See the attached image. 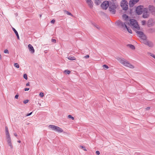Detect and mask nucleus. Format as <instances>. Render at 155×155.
I'll return each instance as SVG.
<instances>
[{
    "mask_svg": "<svg viewBox=\"0 0 155 155\" xmlns=\"http://www.w3.org/2000/svg\"><path fill=\"white\" fill-rule=\"evenodd\" d=\"M136 33L139 35L140 37L142 38L143 39H144L146 38L145 35L142 32L137 31Z\"/></svg>",
    "mask_w": 155,
    "mask_h": 155,
    "instance_id": "obj_10",
    "label": "nucleus"
},
{
    "mask_svg": "<svg viewBox=\"0 0 155 155\" xmlns=\"http://www.w3.org/2000/svg\"><path fill=\"white\" fill-rule=\"evenodd\" d=\"M29 88H26L25 89V91H28L29 90Z\"/></svg>",
    "mask_w": 155,
    "mask_h": 155,
    "instance_id": "obj_48",
    "label": "nucleus"
},
{
    "mask_svg": "<svg viewBox=\"0 0 155 155\" xmlns=\"http://www.w3.org/2000/svg\"><path fill=\"white\" fill-rule=\"evenodd\" d=\"M28 101H29L28 100H25L23 101V103L24 104H26L28 103Z\"/></svg>",
    "mask_w": 155,
    "mask_h": 155,
    "instance_id": "obj_36",
    "label": "nucleus"
},
{
    "mask_svg": "<svg viewBox=\"0 0 155 155\" xmlns=\"http://www.w3.org/2000/svg\"><path fill=\"white\" fill-rule=\"evenodd\" d=\"M149 54L152 56V57L155 59V55L154 54H152L151 53H149Z\"/></svg>",
    "mask_w": 155,
    "mask_h": 155,
    "instance_id": "obj_26",
    "label": "nucleus"
},
{
    "mask_svg": "<svg viewBox=\"0 0 155 155\" xmlns=\"http://www.w3.org/2000/svg\"><path fill=\"white\" fill-rule=\"evenodd\" d=\"M86 2L89 6L91 8H92L93 5V3L92 1L91 0H87Z\"/></svg>",
    "mask_w": 155,
    "mask_h": 155,
    "instance_id": "obj_11",
    "label": "nucleus"
},
{
    "mask_svg": "<svg viewBox=\"0 0 155 155\" xmlns=\"http://www.w3.org/2000/svg\"><path fill=\"white\" fill-rule=\"evenodd\" d=\"M14 135L15 137L17 136V134L16 133H14Z\"/></svg>",
    "mask_w": 155,
    "mask_h": 155,
    "instance_id": "obj_49",
    "label": "nucleus"
},
{
    "mask_svg": "<svg viewBox=\"0 0 155 155\" xmlns=\"http://www.w3.org/2000/svg\"><path fill=\"white\" fill-rule=\"evenodd\" d=\"M4 52L6 54V53H7V54L9 53L7 49H6V50H5L4 51Z\"/></svg>",
    "mask_w": 155,
    "mask_h": 155,
    "instance_id": "obj_37",
    "label": "nucleus"
},
{
    "mask_svg": "<svg viewBox=\"0 0 155 155\" xmlns=\"http://www.w3.org/2000/svg\"><path fill=\"white\" fill-rule=\"evenodd\" d=\"M12 30L14 31V32L15 33V34H16L17 37V38L18 39H19V35H18V32L15 29V28H12Z\"/></svg>",
    "mask_w": 155,
    "mask_h": 155,
    "instance_id": "obj_14",
    "label": "nucleus"
},
{
    "mask_svg": "<svg viewBox=\"0 0 155 155\" xmlns=\"http://www.w3.org/2000/svg\"><path fill=\"white\" fill-rule=\"evenodd\" d=\"M116 23L118 26L123 29H125L127 26L126 25V24H127V23L126 22L124 23L121 21L118 20L117 21Z\"/></svg>",
    "mask_w": 155,
    "mask_h": 155,
    "instance_id": "obj_6",
    "label": "nucleus"
},
{
    "mask_svg": "<svg viewBox=\"0 0 155 155\" xmlns=\"http://www.w3.org/2000/svg\"><path fill=\"white\" fill-rule=\"evenodd\" d=\"M80 147L82 148V149H83V150H85V151H87V150L86 149H85V147L84 146H80Z\"/></svg>",
    "mask_w": 155,
    "mask_h": 155,
    "instance_id": "obj_28",
    "label": "nucleus"
},
{
    "mask_svg": "<svg viewBox=\"0 0 155 155\" xmlns=\"http://www.w3.org/2000/svg\"><path fill=\"white\" fill-rule=\"evenodd\" d=\"M144 44L145 45H148L149 47H151V48L153 47V43L151 41H144Z\"/></svg>",
    "mask_w": 155,
    "mask_h": 155,
    "instance_id": "obj_9",
    "label": "nucleus"
},
{
    "mask_svg": "<svg viewBox=\"0 0 155 155\" xmlns=\"http://www.w3.org/2000/svg\"><path fill=\"white\" fill-rule=\"evenodd\" d=\"M139 1V0H130L129 4V6L130 7H133Z\"/></svg>",
    "mask_w": 155,
    "mask_h": 155,
    "instance_id": "obj_8",
    "label": "nucleus"
},
{
    "mask_svg": "<svg viewBox=\"0 0 155 155\" xmlns=\"http://www.w3.org/2000/svg\"><path fill=\"white\" fill-rule=\"evenodd\" d=\"M5 133L6 135H10L8 131L7 132H6Z\"/></svg>",
    "mask_w": 155,
    "mask_h": 155,
    "instance_id": "obj_47",
    "label": "nucleus"
},
{
    "mask_svg": "<svg viewBox=\"0 0 155 155\" xmlns=\"http://www.w3.org/2000/svg\"><path fill=\"white\" fill-rule=\"evenodd\" d=\"M39 96L41 97H43L44 96V94L42 92H41L40 94H39Z\"/></svg>",
    "mask_w": 155,
    "mask_h": 155,
    "instance_id": "obj_35",
    "label": "nucleus"
},
{
    "mask_svg": "<svg viewBox=\"0 0 155 155\" xmlns=\"http://www.w3.org/2000/svg\"><path fill=\"white\" fill-rule=\"evenodd\" d=\"M18 142L19 143H20L21 141L20 140H18Z\"/></svg>",
    "mask_w": 155,
    "mask_h": 155,
    "instance_id": "obj_52",
    "label": "nucleus"
},
{
    "mask_svg": "<svg viewBox=\"0 0 155 155\" xmlns=\"http://www.w3.org/2000/svg\"><path fill=\"white\" fill-rule=\"evenodd\" d=\"M49 127L52 129L53 130L56 132L58 126L53 125H50L49 126Z\"/></svg>",
    "mask_w": 155,
    "mask_h": 155,
    "instance_id": "obj_13",
    "label": "nucleus"
},
{
    "mask_svg": "<svg viewBox=\"0 0 155 155\" xmlns=\"http://www.w3.org/2000/svg\"><path fill=\"white\" fill-rule=\"evenodd\" d=\"M148 17H149V15L148 14V13L143 12V18H148Z\"/></svg>",
    "mask_w": 155,
    "mask_h": 155,
    "instance_id": "obj_19",
    "label": "nucleus"
},
{
    "mask_svg": "<svg viewBox=\"0 0 155 155\" xmlns=\"http://www.w3.org/2000/svg\"><path fill=\"white\" fill-rule=\"evenodd\" d=\"M14 66L17 68H19V65L17 63H15Z\"/></svg>",
    "mask_w": 155,
    "mask_h": 155,
    "instance_id": "obj_30",
    "label": "nucleus"
},
{
    "mask_svg": "<svg viewBox=\"0 0 155 155\" xmlns=\"http://www.w3.org/2000/svg\"><path fill=\"white\" fill-rule=\"evenodd\" d=\"M55 22V20L54 19H52L51 21L52 23H54Z\"/></svg>",
    "mask_w": 155,
    "mask_h": 155,
    "instance_id": "obj_45",
    "label": "nucleus"
},
{
    "mask_svg": "<svg viewBox=\"0 0 155 155\" xmlns=\"http://www.w3.org/2000/svg\"><path fill=\"white\" fill-rule=\"evenodd\" d=\"M6 137L7 139L10 138V135H6Z\"/></svg>",
    "mask_w": 155,
    "mask_h": 155,
    "instance_id": "obj_41",
    "label": "nucleus"
},
{
    "mask_svg": "<svg viewBox=\"0 0 155 155\" xmlns=\"http://www.w3.org/2000/svg\"><path fill=\"white\" fill-rule=\"evenodd\" d=\"M117 59L120 63L125 66L132 69L134 68V67L133 65L130 64L129 62L124 58L118 57L117 58Z\"/></svg>",
    "mask_w": 155,
    "mask_h": 155,
    "instance_id": "obj_2",
    "label": "nucleus"
},
{
    "mask_svg": "<svg viewBox=\"0 0 155 155\" xmlns=\"http://www.w3.org/2000/svg\"><path fill=\"white\" fill-rule=\"evenodd\" d=\"M125 28H126L127 30L130 33L132 34V31L131 29L129 28V27H127H127Z\"/></svg>",
    "mask_w": 155,
    "mask_h": 155,
    "instance_id": "obj_23",
    "label": "nucleus"
},
{
    "mask_svg": "<svg viewBox=\"0 0 155 155\" xmlns=\"http://www.w3.org/2000/svg\"><path fill=\"white\" fill-rule=\"evenodd\" d=\"M142 25H144L146 23V21H145L143 20L142 21Z\"/></svg>",
    "mask_w": 155,
    "mask_h": 155,
    "instance_id": "obj_39",
    "label": "nucleus"
},
{
    "mask_svg": "<svg viewBox=\"0 0 155 155\" xmlns=\"http://www.w3.org/2000/svg\"><path fill=\"white\" fill-rule=\"evenodd\" d=\"M143 10V6L140 5L137 7L136 11L137 14L138 15H140L142 14Z\"/></svg>",
    "mask_w": 155,
    "mask_h": 155,
    "instance_id": "obj_7",
    "label": "nucleus"
},
{
    "mask_svg": "<svg viewBox=\"0 0 155 155\" xmlns=\"http://www.w3.org/2000/svg\"><path fill=\"white\" fill-rule=\"evenodd\" d=\"M93 25H94V26L96 28L98 29H100V27H99L98 25H96L95 24H93Z\"/></svg>",
    "mask_w": 155,
    "mask_h": 155,
    "instance_id": "obj_29",
    "label": "nucleus"
},
{
    "mask_svg": "<svg viewBox=\"0 0 155 155\" xmlns=\"http://www.w3.org/2000/svg\"><path fill=\"white\" fill-rule=\"evenodd\" d=\"M89 56L88 55H87L85 56L84 58H89Z\"/></svg>",
    "mask_w": 155,
    "mask_h": 155,
    "instance_id": "obj_42",
    "label": "nucleus"
},
{
    "mask_svg": "<svg viewBox=\"0 0 155 155\" xmlns=\"http://www.w3.org/2000/svg\"><path fill=\"white\" fill-rule=\"evenodd\" d=\"M8 144L9 145V146L10 147V148L11 149H13V146L12 145V143H8Z\"/></svg>",
    "mask_w": 155,
    "mask_h": 155,
    "instance_id": "obj_32",
    "label": "nucleus"
},
{
    "mask_svg": "<svg viewBox=\"0 0 155 155\" xmlns=\"http://www.w3.org/2000/svg\"><path fill=\"white\" fill-rule=\"evenodd\" d=\"M127 46L132 50H134L135 49V46L133 45L129 44Z\"/></svg>",
    "mask_w": 155,
    "mask_h": 155,
    "instance_id": "obj_21",
    "label": "nucleus"
},
{
    "mask_svg": "<svg viewBox=\"0 0 155 155\" xmlns=\"http://www.w3.org/2000/svg\"><path fill=\"white\" fill-rule=\"evenodd\" d=\"M130 24L129 25L131 26V27L133 29H136L138 30H139L140 28L137 21L135 19H131L130 20Z\"/></svg>",
    "mask_w": 155,
    "mask_h": 155,
    "instance_id": "obj_3",
    "label": "nucleus"
},
{
    "mask_svg": "<svg viewBox=\"0 0 155 155\" xmlns=\"http://www.w3.org/2000/svg\"><path fill=\"white\" fill-rule=\"evenodd\" d=\"M120 6L123 9L127 10L128 8V2L126 0H122L121 2Z\"/></svg>",
    "mask_w": 155,
    "mask_h": 155,
    "instance_id": "obj_4",
    "label": "nucleus"
},
{
    "mask_svg": "<svg viewBox=\"0 0 155 155\" xmlns=\"http://www.w3.org/2000/svg\"><path fill=\"white\" fill-rule=\"evenodd\" d=\"M5 132L8 131V128L6 126L5 127Z\"/></svg>",
    "mask_w": 155,
    "mask_h": 155,
    "instance_id": "obj_43",
    "label": "nucleus"
},
{
    "mask_svg": "<svg viewBox=\"0 0 155 155\" xmlns=\"http://www.w3.org/2000/svg\"><path fill=\"white\" fill-rule=\"evenodd\" d=\"M29 50L31 53H33L35 52V50L32 46L31 44H29L28 46Z\"/></svg>",
    "mask_w": 155,
    "mask_h": 155,
    "instance_id": "obj_12",
    "label": "nucleus"
},
{
    "mask_svg": "<svg viewBox=\"0 0 155 155\" xmlns=\"http://www.w3.org/2000/svg\"><path fill=\"white\" fill-rule=\"evenodd\" d=\"M143 11V12H144L148 13V8H144Z\"/></svg>",
    "mask_w": 155,
    "mask_h": 155,
    "instance_id": "obj_34",
    "label": "nucleus"
},
{
    "mask_svg": "<svg viewBox=\"0 0 155 155\" xmlns=\"http://www.w3.org/2000/svg\"><path fill=\"white\" fill-rule=\"evenodd\" d=\"M96 153L97 155H99L100 154V152L99 151L97 150L96 152Z\"/></svg>",
    "mask_w": 155,
    "mask_h": 155,
    "instance_id": "obj_44",
    "label": "nucleus"
},
{
    "mask_svg": "<svg viewBox=\"0 0 155 155\" xmlns=\"http://www.w3.org/2000/svg\"><path fill=\"white\" fill-rule=\"evenodd\" d=\"M26 86H28L29 85V83L28 82V83L26 84Z\"/></svg>",
    "mask_w": 155,
    "mask_h": 155,
    "instance_id": "obj_50",
    "label": "nucleus"
},
{
    "mask_svg": "<svg viewBox=\"0 0 155 155\" xmlns=\"http://www.w3.org/2000/svg\"><path fill=\"white\" fill-rule=\"evenodd\" d=\"M64 72L68 74H69L71 72V71H70L68 70H65Z\"/></svg>",
    "mask_w": 155,
    "mask_h": 155,
    "instance_id": "obj_25",
    "label": "nucleus"
},
{
    "mask_svg": "<svg viewBox=\"0 0 155 155\" xmlns=\"http://www.w3.org/2000/svg\"><path fill=\"white\" fill-rule=\"evenodd\" d=\"M32 114V112H31L30 113L27 114V115H26V116H29L31 115Z\"/></svg>",
    "mask_w": 155,
    "mask_h": 155,
    "instance_id": "obj_46",
    "label": "nucleus"
},
{
    "mask_svg": "<svg viewBox=\"0 0 155 155\" xmlns=\"http://www.w3.org/2000/svg\"><path fill=\"white\" fill-rule=\"evenodd\" d=\"M110 1H105L101 4V8L104 10H106L109 6Z\"/></svg>",
    "mask_w": 155,
    "mask_h": 155,
    "instance_id": "obj_5",
    "label": "nucleus"
},
{
    "mask_svg": "<svg viewBox=\"0 0 155 155\" xmlns=\"http://www.w3.org/2000/svg\"><path fill=\"white\" fill-rule=\"evenodd\" d=\"M146 109H147V110H149V109H150V107H147L146 108Z\"/></svg>",
    "mask_w": 155,
    "mask_h": 155,
    "instance_id": "obj_51",
    "label": "nucleus"
},
{
    "mask_svg": "<svg viewBox=\"0 0 155 155\" xmlns=\"http://www.w3.org/2000/svg\"><path fill=\"white\" fill-rule=\"evenodd\" d=\"M149 11L151 12H153L154 11L155 8L153 6L150 5L149 7Z\"/></svg>",
    "mask_w": 155,
    "mask_h": 155,
    "instance_id": "obj_15",
    "label": "nucleus"
},
{
    "mask_svg": "<svg viewBox=\"0 0 155 155\" xmlns=\"http://www.w3.org/2000/svg\"><path fill=\"white\" fill-rule=\"evenodd\" d=\"M57 128L56 132L59 133H61L63 131V130L59 127H58V128Z\"/></svg>",
    "mask_w": 155,
    "mask_h": 155,
    "instance_id": "obj_20",
    "label": "nucleus"
},
{
    "mask_svg": "<svg viewBox=\"0 0 155 155\" xmlns=\"http://www.w3.org/2000/svg\"><path fill=\"white\" fill-rule=\"evenodd\" d=\"M122 17L123 19H124L125 21H127L128 19L129 16L126 14H124L122 15Z\"/></svg>",
    "mask_w": 155,
    "mask_h": 155,
    "instance_id": "obj_17",
    "label": "nucleus"
},
{
    "mask_svg": "<svg viewBox=\"0 0 155 155\" xmlns=\"http://www.w3.org/2000/svg\"><path fill=\"white\" fill-rule=\"evenodd\" d=\"M117 6V4L114 1H110L109 6V11L113 14H115L116 9Z\"/></svg>",
    "mask_w": 155,
    "mask_h": 155,
    "instance_id": "obj_1",
    "label": "nucleus"
},
{
    "mask_svg": "<svg viewBox=\"0 0 155 155\" xmlns=\"http://www.w3.org/2000/svg\"><path fill=\"white\" fill-rule=\"evenodd\" d=\"M68 117L69 118H71L72 120H74V117H73L71 115H68Z\"/></svg>",
    "mask_w": 155,
    "mask_h": 155,
    "instance_id": "obj_27",
    "label": "nucleus"
},
{
    "mask_svg": "<svg viewBox=\"0 0 155 155\" xmlns=\"http://www.w3.org/2000/svg\"><path fill=\"white\" fill-rule=\"evenodd\" d=\"M7 142H8V143H11L12 142L11 138L7 139Z\"/></svg>",
    "mask_w": 155,
    "mask_h": 155,
    "instance_id": "obj_33",
    "label": "nucleus"
},
{
    "mask_svg": "<svg viewBox=\"0 0 155 155\" xmlns=\"http://www.w3.org/2000/svg\"><path fill=\"white\" fill-rule=\"evenodd\" d=\"M23 77L26 80H27L28 79L27 75L26 74H24Z\"/></svg>",
    "mask_w": 155,
    "mask_h": 155,
    "instance_id": "obj_31",
    "label": "nucleus"
},
{
    "mask_svg": "<svg viewBox=\"0 0 155 155\" xmlns=\"http://www.w3.org/2000/svg\"><path fill=\"white\" fill-rule=\"evenodd\" d=\"M18 96L19 95L18 94H17L15 96V98L16 99H18Z\"/></svg>",
    "mask_w": 155,
    "mask_h": 155,
    "instance_id": "obj_40",
    "label": "nucleus"
},
{
    "mask_svg": "<svg viewBox=\"0 0 155 155\" xmlns=\"http://www.w3.org/2000/svg\"><path fill=\"white\" fill-rule=\"evenodd\" d=\"M103 67L104 69H107L109 68L108 66L106 64H104L103 65Z\"/></svg>",
    "mask_w": 155,
    "mask_h": 155,
    "instance_id": "obj_24",
    "label": "nucleus"
},
{
    "mask_svg": "<svg viewBox=\"0 0 155 155\" xmlns=\"http://www.w3.org/2000/svg\"><path fill=\"white\" fill-rule=\"evenodd\" d=\"M64 13L67 14L68 15H71L72 16H73V15L69 12L66 10L64 11Z\"/></svg>",
    "mask_w": 155,
    "mask_h": 155,
    "instance_id": "obj_22",
    "label": "nucleus"
},
{
    "mask_svg": "<svg viewBox=\"0 0 155 155\" xmlns=\"http://www.w3.org/2000/svg\"><path fill=\"white\" fill-rule=\"evenodd\" d=\"M51 41L52 42H54V43L56 42V40L55 39H52Z\"/></svg>",
    "mask_w": 155,
    "mask_h": 155,
    "instance_id": "obj_38",
    "label": "nucleus"
},
{
    "mask_svg": "<svg viewBox=\"0 0 155 155\" xmlns=\"http://www.w3.org/2000/svg\"><path fill=\"white\" fill-rule=\"evenodd\" d=\"M102 0H95L94 3L96 5H100L101 2Z\"/></svg>",
    "mask_w": 155,
    "mask_h": 155,
    "instance_id": "obj_16",
    "label": "nucleus"
},
{
    "mask_svg": "<svg viewBox=\"0 0 155 155\" xmlns=\"http://www.w3.org/2000/svg\"><path fill=\"white\" fill-rule=\"evenodd\" d=\"M68 59L71 61L76 60V58L74 56H69L68 57Z\"/></svg>",
    "mask_w": 155,
    "mask_h": 155,
    "instance_id": "obj_18",
    "label": "nucleus"
}]
</instances>
